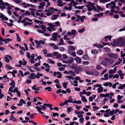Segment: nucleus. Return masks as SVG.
Wrapping results in <instances>:
<instances>
[{
  "mask_svg": "<svg viewBox=\"0 0 125 125\" xmlns=\"http://www.w3.org/2000/svg\"><path fill=\"white\" fill-rule=\"evenodd\" d=\"M40 106H41V107H38V106H36L35 107V108L37 109V111L39 113H40L41 114H44V113L42 112L41 110H45L47 108L45 106H44L43 105H39Z\"/></svg>",
  "mask_w": 125,
  "mask_h": 125,
  "instance_id": "f257e3e1",
  "label": "nucleus"
},
{
  "mask_svg": "<svg viewBox=\"0 0 125 125\" xmlns=\"http://www.w3.org/2000/svg\"><path fill=\"white\" fill-rule=\"evenodd\" d=\"M107 55L108 57L111 58L116 59L117 57V55L116 54L111 53H108Z\"/></svg>",
  "mask_w": 125,
  "mask_h": 125,
  "instance_id": "f03ea898",
  "label": "nucleus"
},
{
  "mask_svg": "<svg viewBox=\"0 0 125 125\" xmlns=\"http://www.w3.org/2000/svg\"><path fill=\"white\" fill-rule=\"evenodd\" d=\"M65 77L66 78H68L69 79H72L73 81V80L74 79L77 80H80L81 79V78L80 77L78 76H76L75 78L73 77L71 75L69 76H66Z\"/></svg>",
  "mask_w": 125,
  "mask_h": 125,
  "instance_id": "7ed1b4c3",
  "label": "nucleus"
},
{
  "mask_svg": "<svg viewBox=\"0 0 125 125\" xmlns=\"http://www.w3.org/2000/svg\"><path fill=\"white\" fill-rule=\"evenodd\" d=\"M104 60L107 63L110 64H112L114 62V61L110 58L108 57H105L104 58Z\"/></svg>",
  "mask_w": 125,
  "mask_h": 125,
  "instance_id": "20e7f679",
  "label": "nucleus"
},
{
  "mask_svg": "<svg viewBox=\"0 0 125 125\" xmlns=\"http://www.w3.org/2000/svg\"><path fill=\"white\" fill-rule=\"evenodd\" d=\"M15 113V111H12L11 113V115L10 118L9 120H10L13 121L14 122H16L17 121V120L14 117L13 115Z\"/></svg>",
  "mask_w": 125,
  "mask_h": 125,
  "instance_id": "39448f33",
  "label": "nucleus"
},
{
  "mask_svg": "<svg viewBox=\"0 0 125 125\" xmlns=\"http://www.w3.org/2000/svg\"><path fill=\"white\" fill-rule=\"evenodd\" d=\"M118 42V44L120 46L124 45V40L121 37H120L117 40Z\"/></svg>",
  "mask_w": 125,
  "mask_h": 125,
  "instance_id": "423d86ee",
  "label": "nucleus"
},
{
  "mask_svg": "<svg viewBox=\"0 0 125 125\" xmlns=\"http://www.w3.org/2000/svg\"><path fill=\"white\" fill-rule=\"evenodd\" d=\"M68 59V60H67V63H73V62L74 61V59L72 57H69Z\"/></svg>",
  "mask_w": 125,
  "mask_h": 125,
  "instance_id": "0eeeda50",
  "label": "nucleus"
},
{
  "mask_svg": "<svg viewBox=\"0 0 125 125\" xmlns=\"http://www.w3.org/2000/svg\"><path fill=\"white\" fill-rule=\"evenodd\" d=\"M75 48L73 46H71L69 48L68 50V51L69 53L70 54L71 52L70 51H74L75 50Z\"/></svg>",
  "mask_w": 125,
  "mask_h": 125,
  "instance_id": "6e6552de",
  "label": "nucleus"
},
{
  "mask_svg": "<svg viewBox=\"0 0 125 125\" xmlns=\"http://www.w3.org/2000/svg\"><path fill=\"white\" fill-rule=\"evenodd\" d=\"M59 16L58 14L53 15L52 16L51 19L52 20H56L57 19V17Z\"/></svg>",
  "mask_w": 125,
  "mask_h": 125,
  "instance_id": "1a4fd4ad",
  "label": "nucleus"
},
{
  "mask_svg": "<svg viewBox=\"0 0 125 125\" xmlns=\"http://www.w3.org/2000/svg\"><path fill=\"white\" fill-rule=\"evenodd\" d=\"M35 43H36L37 45L36 46V47L37 48H39V47H41L42 46L40 44L39 42L37 40H36L35 41Z\"/></svg>",
  "mask_w": 125,
  "mask_h": 125,
  "instance_id": "9d476101",
  "label": "nucleus"
},
{
  "mask_svg": "<svg viewBox=\"0 0 125 125\" xmlns=\"http://www.w3.org/2000/svg\"><path fill=\"white\" fill-rule=\"evenodd\" d=\"M75 60L77 63H80L82 62L81 59L78 57H76L75 58Z\"/></svg>",
  "mask_w": 125,
  "mask_h": 125,
  "instance_id": "9b49d317",
  "label": "nucleus"
},
{
  "mask_svg": "<svg viewBox=\"0 0 125 125\" xmlns=\"http://www.w3.org/2000/svg\"><path fill=\"white\" fill-rule=\"evenodd\" d=\"M9 85H11V86H14L15 87V83L14 80L12 79L11 80V82L10 83Z\"/></svg>",
  "mask_w": 125,
  "mask_h": 125,
  "instance_id": "f8f14e48",
  "label": "nucleus"
},
{
  "mask_svg": "<svg viewBox=\"0 0 125 125\" xmlns=\"http://www.w3.org/2000/svg\"><path fill=\"white\" fill-rule=\"evenodd\" d=\"M93 72L94 73L93 75L96 76H98L99 74L98 71L96 70H94Z\"/></svg>",
  "mask_w": 125,
  "mask_h": 125,
  "instance_id": "ddd939ff",
  "label": "nucleus"
},
{
  "mask_svg": "<svg viewBox=\"0 0 125 125\" xmlns=\"http://www.w3.org/2000/svg\"><path fill=\"white\" fill-rule=\"evenodd\" d=\"M103 87L101 86L100 87L98 88L97 89V90H98L97 92L98 93H101L102 92V91H103Z\"/></svg>",
  "mask_w": 125,
  "mask_h": 125,
  "instance_id": "4468645a",
  "label": "nucleus"
},
{
  "mask_svg": "<svg viewBox=\"0 0 125 125\" xmlns=\"http://www.w3.org/2000/svg\"><path fill=\"white\" fill-rule=\"evenodd\" d=\"M48 24L51 27L52 29H54L55 27L56 26V25H53L52 23H48Z\"/></svg>",
  "mask_w": 125,
  "mask_h": 125,
  "instance_id": "2eb2a0df",
  "label": "nucleus"
},
{
  "mask_svg": "<svg viewBox=\"0 0 125 125\" xmlns=\"http://www.w3.org/2000/svg\"><path fill=\"white\" fill-rule=\"evenodd\" d=\"M5 67L8 70H11L13 69V68L11 67L9 64H7L5 66Z\"/></svg>",
  "mask_w": 125,
  "mask_h": 125,
  "instance_id": "dca6fc26",
  "label": "nucleus"
},
{
  "mask_svg": "<svg viewBox=\"0 0 125 125\" xmlns=\"http://www.w3.org/2000/svg\"><path fill=\"white\" fill-rule=\"evenodd\" d=\"M67 101L68 102L71 103H72V101H73V99L72 98L71 96H69L68 97V99Z\"/></svg>",
  "mask_w": 125,
  "mask_h": 125,
  "instance_id": "f3484780",
  "label": "nucleus"
},
{
  "mask_svg": "<svg viewBox=\"0 0 125 125\" xmlns=\"http://www.w3.org/2000/svg\"><path fill=\"white\" fill-rule=\"evenodd\" d=\"M77 67V65L76 64H73L70 66V68L72 69H75Z\"/></svg>",
  "mask_w": 125,
  "mask_h": 125,
  "instance_id": "a211bd4d",
  "label": "nucleus"
},
{
  "mask_svg": "<svg viewBox=\"0 0 125 125\" xmlns=\"http://www.w3.org/2000/svg\"><path fill=\"white\" fill-rule=\"evenodd\" d=\"M83 59L85 60H87L89 59V57L87 55H84L83 57Z\"/></svg>",
  "mask_w": 125,
  "mask_h": 125,
  "instance_id": "6ab92c4d",
  "label": "nucleus"
},
{
  "mask_svg": "<svg viewBox=\"0 0 125 125\" xmlns=\"http://www.w3.org/2000/svg\"><path fill=\"white\" fill-rule=\"evenodd\" d=\"M82 98L81 100L83 101L86 102H87V100L86 99V98L83 96H81Z\"/></svg>",
  "mask_w": 125,
  "mask_h": 125,
  "instance_id": "aec40b11",
  "label": "nucleus"
},
{
  "mask_svg": "<svg viewBox=\"0 0 125 125\" xmlns=\"http://www.w3.org/2000/svg\"><path fill=\"white\" fill-rule=\"evenodd\" d=\"M119 85H120V86H119L118 87V88L119 89H123L125 87V84H119Z\"/></svg>",
  "mask_w": 125,
  "mask_h": 125,
  "instance_id": "412c9836",
  "label": "nucleus"
},
{
  "mask_svg": "<svg viewBox=\"0 0 125 125\" xmlns=\"http://www.w3.org/2000/svg\"><path fill=\"white\" fill-rule=\"evenodd\" d=\"M104 49L105 51L108 52H110L111 51V49L108 47L104 48Z\"/></svg>",
  "mask_w": 125,
  "mask_h": 125,
  "instance_id": "4be33fe9",
  "label": "nucleus"
},
{
  "mask_svg": "<svg viewBox=\"0 0 125 125\" xmlns=\"http://www.w3.org/2000/svg\"><path fill=\"white\" fill-rule=\"evenodd\" d=\"M101 64H103L104 66H107V63L105 61H102L101 63Z\"/></svg>",
  "mask_w": 125,
  "mask_h": 125,
  "instance_id": "5701e85b",
  "label": "nucleus"
},
{
  "mask_svg": "<svg viewBox=\"0 0 125 125\" xmlns=\"http://www.w3.org/2000/svg\"><path fill=\"white\" fill-rule=\"evenodd\" d=\"M16 34L17 38V41L18 42H21V40L20 38L19 37V34L17 33H16Z\"/></svg>",
  "mask_w": 125,
  "mask_h": 125,
  "instance_id": "b1692460",
  "label": "nucleus"
},
{
  "mask_svg": "<svg viewBox=\"0 0 125 125\" xmlns=\"http://www.w3.org/2000/svg\"><path fill=\"white\" fill-rule=\"evenodd\" d=\"M69 74L72 75L73 76H75V73L74 72H73L72 71H70L68 72Z\"/></svg>",
  "mask_w": 125,
  "mask_h": 125,
  "instance_id": "393cba45",
  "label": "nucleus"
},
{
  "mask_svg": "<svg viewBox=\"0 0 125 125\" xmlns=\"http://www.w3.org/2000/svg\"><path fill=\"white\" fill-rule=\"evenodd\" d=\"M83 53V52L81 50H80L78 51L77 52V54L80 55H82Z\"/></svg>",
  "mask_w": 125,
  "mask_h": 125,
  "instance_id": "a878e982",
  "label": "nucleus"
},
{
  "mask_svg": "<svg viewBox=\"0 0 125 125\" xmlns=\"http://www.w3.org/2000/svg\"><path fill=\"white\" fill-rule=\"evenodd\" d=\"M68 84V82L67 83L64 82L62 83V85L64 88H66L67 87V85Z\"/></svg>",
  "mask_w": 125,
  "mask_h": 125,
  "instance_id": "bb28decb",
  "label": "nucleus"
},
{
  "mask_svg": "<svg viewBox=\"0 0 125 125\" xmlns=\"http://www.w3.org/2000/svg\"><path fill=\"white\" fill-rule=\"evenodd\" d=\"M15 87H14V86H11L9 89V91L11 93L13 92V91L12 90V89L13 88H14Z\"/></svg>",
  "mask_w": 125,
  "mask_h": 125,
  "instance_id": "cd10ccee",
  "label": "nucleus"
},
{
  "mask_svg": "<svg viewBox=\"0 0 125 125\" xmlns=\"http://www.w3.org/2000/svg\"><path fill=\"white\" fill-rule=\"evenodd\" d=\"M19 102L20 103H22V104H26V102H25V101L23 99H20V101H19Z\"/></svg>",
  "mask_w": 125,
  "mask_h": 125,
  "instance_id": "c85d7f7f",
  "label": "nucleus"
},
{
  "mask_svg": "<svg viewBox=\"0 0 125 125\" xmlns=\"http://www.w3.org/2000/svg\"><path fill=\"white\" fill-rule=\"evenodd\" d=\"M48 61L49 62H50V63L52 64H54L55 63V62L53 61L52 60L50 59H48Z\"/></svg>",
  "mask_w": 125,
  "mask_h": 125,
  "instance_id": "c756f323",
  "label": "nucleus"
},
{
  "mask_svg": "<svg viewBox=\"0 0 125 125\" xmlns=\"http://www.w3.org/2000/svg\"><path fill=\"white\" fill-rule=\"evenodd\" d=\"M0 15H1V16H0V18H1L2 20H4V18H5V16L1 13H0Z\"/></svg>",
  "mask_w": 125,
  "mask_h": 125,
  "instance_id": "7c9ffc66",
  "label": "nucleus"
},
{
  "mask_svg": "<svg viewBox=\"0 0 125 125\" xmlns=\"http://www.w3.org/2000/svg\"><path fill=\"white\" fill-rule=\"evenodd\" d=\"M76 31L74 30H73L71 31L72 34L73 35H75L76 34Z\"/></svg>",
  "mask_w": 125,
  "mask_h": 125,
  "instance_id": "2f4dec72",
  "label": "nucleus"
},
{
  "mask_svg": "<svg viewBox=\"0 0 125 125\" xmlns=\"http://www.w3.org/2000/svg\"><path fill=\"white\" fill-rule=\"evenodd\" d=\"M43 64L44 66H46V68H50L51 67L48 64L46 63H44Z\"/></svg>",
  "mask_w": 125,
  "mask_h": 125,
  "instance_id": "473e14b6",
  "label": "nucleus"
},
{
  "mask_svg": "<svg viewBox=\"0 0 125 125\" xmlns=\"http://www.w3.org/2000/svg\"><path fill=\"white\" fill-rule=\"evenodd\" d=\"M52 89L51 87H46L45 88V90H48V91H52V90H50Z\"/></svg>",
  "mask_w": 125,
  "mask_h": 125,
  "instance_id": "72a5a7b5",
  "label": "nucleus"
},
{
  "mask_svg": "<svg viewBox=\"0 0 125 125\" xmlns=\"http://www.w3.org/2000/svg\"><path fill=\"white\" fill-rule=\"evenodd\" d=\"M86 17L84 16H82V18H81L80 19V21H81L82 22H83L84 21V19H85Z\"/></svg>",
  "mask_w": 125,
  "mask_h": 125,
  "instance_id": "f704fd0d",
  "label": "nucleus"
},
{
  "mask_svg": "<svg viewBox=\"0 0 125 125\" xmlns=\"http://www.w3.org/2000/svg\"><path fill=\"white\" fill-rule=\"evenodd\" d=\"M52 115L54 117H55L56 116H59V114L58 113L56 112L55 113H53Z\"/></svg>",
  "mask_w": 125,
  "mask_h": 125,
  "instance_id": "c9c22d12",
  "label": "nucleus"
},
{
  "mask_svg": "<svg viewBox=\"0 0 125 125\" xmlns=\"http://www.w3.org/2000/svg\"><path fill=\"white\" fill-rule=\"evenodd\" d=\"M118 41L117 40V41L115 40L113 41V43L116 46H118V45L119 44H118Z\"/></svg>",
  "mask_w": 125,
  "mask_h": 125,
  "instance_id": "e433bc0d",
  "label": "nucleus"
},
{
  "mask_svg": "<svg viewBox=\"0 0 125 125\" xmlns=\"http://www.w3.org/2000/svg\"><path fill=\"white\" fill-rule=\"evenodd\" d=\"M83 7V6H75V9H82Z\"/></svg>",
  "mask_w": 125,
  "mask_h": 125,
  "instance_id": "4c0bfd02",
  "label": "nucleus"
},
{
  "mask_svg": "<svg viewBox=\"0 0 125 125\" xmlns=\"http://www.w3.org/2000/svg\"><path fill=\"white\" fill-rule=\"evenodd\" d=\"M123 96L118 95H117V99L118 100H121L123 98Z\"/></svg>",
  "mask_w": 125,
  "mask_h": 125,
  "instance_id": "58836bf2",
  "label": "nucleus"
},
{
  "mask_svg": "<svg viewBox=\"0 0 125 125\" xmlns=\"http://www.w3.org/2000/svg\"><path fill=\"white\" fill-rule=\"evenodd\" d=\"M74 72L76 74H78L79 73L80 71L76 68L74 70Z\"/></svg>",
  "mask_w": 125,
  "mask_h": 125,
  "instance_id": "ea45409f",
  "label": "nucleus"
},
{
  "mask_svg": "<svg viewBox=\"0 0 125 125\" xmlns=\"http://www.w3.org/2000/svg\"><path fill=\"white\" fill-rule=\"evenodd\" d=\"M12 41V39L9 38L4 39V41H6L7 42H8L10 41Z\"/></svg>",
  "mask_w": 125,
  "mask_h": 125,
  "instance_id": "a19ab883",
  "label": "nucleus"
},
{
  "mask_svg": "<svg viewBox=\"0 0 125 125\" xmlns=\"http://www.w3.org/2000/svg\"><path fill=\"white\" fill-rule=\"evenodd\" d=\"M23 44L25 46V49L27 51H28V47H27V46H28L27 44V43H23Z\"/></svg>",
  "mask_w": 125,
  "mask_h": 125,
  "instance_id": "79ce46f5",
  "label": "nucleus"
},
{
  "mask_svg": "<svg viewBox=\"0 0 125 125\" xmlns=\"http://www.w3.org/2000/svg\"><path fill=\"white\" fill-rule=\"evenodd\" d=\"M73 109L72 108H71L70 107H69L67 109V112L68 113H69L72 110H73Z\"/></svg>",
  "mask_w": 125,
  "mask_h": 125,
  "instance_id": "37998d69",
  "label": "nucleus"
},
{
  "mask_svg": "<svg viewBox=\"0 0 125 125\" xmlns=\"http://www.w3.org/2000/svg\"><path fill=\"white\" fill-rule=\"evenodd\" d=\"M93 108L94 109V111H95L96 110L98 109L99 108L97 106H94L93 107Z\"/></svg>",
  "mask_w": 125,
  "mask_h": 125,
  "instance_id": "c03bdc74",
  "label": "nucleus"
},
{
  "mask_svg": "<svg viewBox=\"0 0 125 125\" xmlns=\"http://www.w3.org/2000/svg\"><path fill=\"white\" fill-rule=\"evenodd\" d=\"M86 73L90 75H92L94 73L93 72H92L90 71H87L86 72Z\"/></svg>",
  "mask_w": 125,
  "mask_h": 125,
  "instance_id": "a18cd8bd",
  "label": "nucleus"
},
{
  "mask_svg": "<svg viewBox=\"0 0 125 125\" xmlns=\"http://www.w3.org/2000/svg\"><path fill=\"white\" fill-rule=\"evenodd\" d=\"M85 29L84 28H83L79 30L78 32L79 33H81L85 31Z\"/></svg>",
  "mask_w": 125,
  "mask_h": 125,
  "instance_id": "49530a36",
  "label": "nucleus"
},
{
  "mask_svg": "<svg viewBox=\"0 0 125 125\" xmlns=\"http://www.w3.org/2000/svg\"><path fill=\"white\" fill-rule=\"evenodd\" d=\"M69 10H71L72 9V4L71 3H70L69 5Z\"/></svg>",
  "mask_w": 125,
  "mask_h": 125,
  "instance_id": "de8ad7c7",
  "label": "nucleus"
},
{
  "mask_svg": "<svg viewBox=\"0 0 125 125\" xmlns=\"http://www.w3.org/2000/svg\"><path fill=\"white\" fill-rule=\"evenodd\" d=\"M58 49L59 50H60L61 51H64L65 50V48H63V47H59L58 48Z\"/></svg>",
  "mask_w": 125,
  "mask_h": 125,
  "instance_id": "09e8293b",
  "label": "nucleus"
},
{
  "mask_svg": "<svg viewBox=\"0 0 125 125\" xmlns=\"http://www.w3.org/2000/svg\"><path fill=\"white\" fill-rule=\"evenodd\" d=\"M96 47L97 48H103L104 46L100 44H97Z\"/></svg>",
  "mask_w": 125,
  "mask_h": 125,
  "instance_id": "8fccbe9b",
  "label": "nucleus"
},
{
  "mask_svg": "<svg viewBox=\"0 0 125 125\" xmlns=\"http://www.w3.org/2000/svg\"><path fill=\"white\" fill-rule=\"evenodd\" d=\"M57 36H53L52 37V40L53 41H56L57 40Z\"/></svg>",
  "mask_w": 125,
  "mask_h": 125,
  "instance_id": "3c124183",
  "label": "nucleus"
},
{
  "mask_svg": "<svg viewBox=\"0 0 125 125\" xmlns=\"http://www.w3.org/2000/svg\"><path fill=\"white\" fill-rule=\"evenodd\" d=\"M25 15H29L30 14V13L28 11H26L25 13H24Z\"/></svg>",
  "mask_w": 125,
  "mask_h": 125,
  "instance_id": "603ef678",
  "label": "nucleus"
},
{
  "mask_svg": "<svg viewBox=\"0 0 125 125\" xmlns=\"http://www.w3.org/2000/svg\"><path fill=\"white\" fill-rule=\"evenodd\" d=\"M84 118L83 117H82L81 118H80L79 119V120L81 124H82L84 122Z\"/></svg>",
  "mask_w": 125,
  "mask_h": 125,
  "instance_id": "864d4df0",
  "label": "nucleus"
},
{
  "mask_svg": "<svg viewBox=\"0 0 125 125\" xmlns=\"http://www.w3.org/2000/svg\"><path fill=\"white\" fill-rule=\"evenodd\" d=\"M4 59L5 61L6 62H10L9 59L7 57H5L4 58Z\"/></svg>",
  "mask_w": 125,
  "mask_h": 125,
  "instance_id": "5fc2aeb1",
  "label": "nucleus"
},
{
  "mask_svg": "<svg viewBox=\"0 0 125 125\" xmlns=\"http://www.w3.org/2000/svg\"><path fill=\"white\" fill-rule=\"evenodd\" d=\"M111 36H106L104 37V39H108L109 40H111Z\"/></svg>",
  "mask_w": 125,
  "mask_h": 125,
  "instance_id": "6e6d98bb",
  "label": "nucleus"
},
{
  "mask_svg": "<svg viewBox=\"0 0 125 125\" xmlns=\"http://www.w3.org/2000/svg\"><path fill=\"white\" fill-rule=\"evenodd\" d=\"M108 76V74H106L104 75V76L105 78V80H107L108 79V78L107 76Z\"/></svg>",
  "mask_w": 125,
  "mask_h": 125,
  "instance_id": "4d7b16f0",
  "label": "nucleus"
},
{
  "mask_svg": "<svg viewBox=\"0 0 125 125\" xmlns=\"http://www.w3.org/2000/svg\"><path fill=\"white\" fill-rule=\"evenodd\" d=\"M27 55L26 56L29 59L30 58V53L29 52H27L26 53Z\"/></svg>",
  "mask_w": 125,
  "mask_h": 125,
  "instance_id": "13d9d810",
  "label": "nucleus"
},
{
  "mask_svg": "<svg viewBox=\"0 0 125 125\" xmlns=\"http://www.w3.org/2000/svg\"><path fill=\"white\" fill-rule=\"evenodd\" d=\"M43 105L44 106H46L47 107H50V106L52 105L51 104H46L45 103L44 104H43Z\"/></svg>",
  "mask_w": 125,
  "mask_h": 125,
  "instance_id": "bf43d9fd",
  "label": "nucleus"
},
{
  "mask_svg": "<svg viewBox=\"0 0 125 125\" xmlns=\"http://www.w3.org/2000/svg\"><path fill=\"white\" fill-rule=\"evenodd\" d=\"M19 48L21 49V51H22L24 52H25V49L23 47L20 46H19Z\"/></svg>",
  "mask_w": 125,
  "mask_h": 125,
  "instance_id": "052dcab7",
  "label": "nucleus"
},
{
  "mask_svg": "<svg viewBox=\"0 0 125 125\" xmlns=\"http://www.w3.org/2000/svg\"><path fill=\"white\" fill-rule=\"evenodd\" d=\"M13 73L12 74V75L14 77H15V73H17V71L15 70H13Z\"/></svg>",
  "mask_w": 125,
  "mask_h": 125,
  "instance_id": "680f3d73",
  "label": "nucleus"
},
{
  "mask_svg": "<svg viewBox=\"0 0 125 125\" xmlns=\"http://www.w3.org/2000/svg\"><path fill=\"white\" fill-rule=\"evenodd\" d=\"M56 25V26H59L60 25V23L59 21H56L54 23Z\"/></svg>",
  "mask_w": 125,
  "mask_h": 125,
  "instance_id": "e2e57ef3",
  "label": "nucleus"
},
{
  "mask_svg": "<svg viewBox=\"0 0 125 125\" xmlns=\"http://www.w3.org/2000/svg\"><path fill=\"white\" fill-rule=\"evenodd\" d=\"M1 34L3 35H4V29L3 28H2L1 29Z\"/></svg>",
  "mask_w": 125,
  "mask_h": 125,
  "instance_id": "0e129e2a",
  "label": "nucleus"
},
{
  "mask_svg": "<svg viewBox=\"0 0 125 125\" xmlns=\"http://www.w3.org/2000/svg\"><path fill=\"white\" fill-rule=\"evenodd\" d=\"M70 54L73 55V56L74 57H75L76 55V53L74 51L72 52L71 53H70Z\"/></svg>",
  "mask_w": 125,
  "mask_h": 125,
  "instance_id": "69168bd1",
  "label": "nucleus"
},
{
  "mask_svg": "<svg viewBox=\"0 0 125 125\" xmlns=\"http://www.w3.org/2000/svg\"><path fill=\"white\" fill-rule=\"evenodd\" d=\"M77 68L80 71H82L83 69V68L80 66H79L78 68Z\"/></svg>",
  "mask_w": 125,
  "mask_h": 125,
  "instance_id": "338daca9",
  "label": "nucleus"
},
{
  "mask_svg": "<svg viewBox=\"0 0 125 125\" xmlns=\"http://www.w3.org/2000/svg\"><path fill=\"white\" fill-rule=\"evenodd\" d=\"M40 43L42 44H44L45 43V42L43 40H40L38 41Z\"/></svg>",
  "mask_w": 125,
  "mask_h": 125,
  "instance_id": "774afa93",
  "label": "nucleus"
}]
</instances>
